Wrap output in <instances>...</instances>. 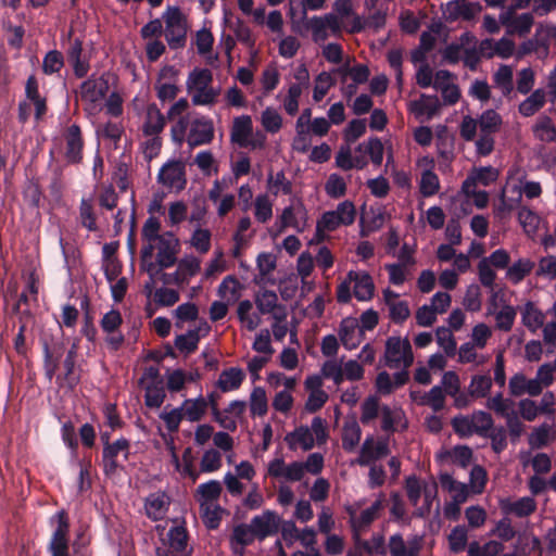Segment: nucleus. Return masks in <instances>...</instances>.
<instances>
[{"label":"nucleus","mask_w":556,"mask_h":556,"mask_svg":"<svg viewBox=\"0 0 556 556\" xmlns=\"http://www.w3.org/2000/svg\"><path fill=\"white\" fill-rule=\"evenodd\" d=\"M503 124L501 115L494 110L484 111L479 119L466 115L459 125V135L465 141H473L479 129L480 134L494 136Z\"/></svg>","instance_id":"nucleus-1"},{"label":"nucleus","mask_w":556,"mask_h":556,"mask_svg":"<svg viewBox=\"0 0 556 556\" xmlns=\"http://www.w3.org/2000/svg\"><path fill=\"white\" fill-rule=\"evenodd\" d=\"M53 528L47 549L51 556H71L70 554V516L65 509L56 511L49 518Z\"/></svg>","instance_id":"nucleus-2"},{"label":"nucleus","mask_w":556,"mask_h":556,"mask_svg":"<svg viewBox=\"0 0 556 556\" xmlns=\"http://www.w3.org/2000/svg\"><path fill=\"white\" fill-rule=\"evenodd\" d=\"M386 365L389 368H399L402 364L408 368L414 362L410 342L399 337H390L386 342Z\"/></svg>","instance_id":"nucleus-3"},{"label":"nucleus","mask_w":556,"mask_h":556,"mask_svg":"<svg viewBox=\"0 0 556 556\" xmlns=\"http://www.w3.org/2000/svg\"><path fill=\"white\" fill-rule=\"evenodd\" d=\"M118 455H122L124 460H128L129 458L130 441L125 437L118 438L113 441L112 444H108V446L102 448L101 467L105 477L110 478L115 476L121 468L117 462Z\"/></svg>","instance_id":"nucleus-4"},{"label":"nucleus","mask_w":556,"mask_h":556,"mask_svg":"<svg viewBox=\"0 0 556 556\" xmlns=\"http://www.w3.org/2000/svg\"><path fill=\"white\" fill-rule=\"evenodd\" d=\"M42 346V368L45 377L49 382L52 381L61 366V358L65 353V344L62 340H50L46 337L40 339Z\"/></svg>","instance_id":"nucleus-5"},{"label":"nucleus","mask_w":556,"mask_h":556,"mask_svg":"<svg viewBox=\"0 0 556 556\" xmlns=\"http://www.w3.org/2000/svg\"><path fill=\"white\" fill-rule=\"evenodd\" d=\"M77 344L73 343L67 350L62 363V372H56L55 380L59 387L73 391L80 382V368L76 366Z\"/></svg>","instance_id":"nucleus-6"},{"label":"nucleus","mask_w":556,"mask_h":556,"mask_svg":"<svg viewBox=\"0 0 556 556\" xmlns=\"http://www.w3.org/2000/svg\"><path fill=\"white\" fill-rule=\"evenodd\" d=\"M486 482V472L479 465L472 466L469 476V483H456L454 481V502L463 503L471 494H480Z\"/></svg>","instance_id":"nucleus-7"},{"label":"nucleus","mask_w":556,"mask_h":556,"mask_svg":"<svg viewBox=\"0 0 556 556\" xmlns=\"http://www.w3.org/2000/svg\"><path fill=\"white\" fill-rule=\"evenodd\" d=\"M250 525L256 539L263 541L279 532L281 517L276 511L267 509L263 514L254 516Z\"/></svg>","instance_id":"nucleus-8"},{"label":"nucleus","mask_w":556,"mask_h":556,"mask_svg":"<svg viewBox=\"0 0 556 556\" xmlns=\"http://www.w3.org/2000/svg\"><path fill=\"white\" fill-rule=\"evenodd\" d=\"M214 139V124L208 117L202 116L195 118L190 124L187 143L190 149L199 146L208 144Z\"/></svg>","instance_id":"nucleus-9"},{"label":"nucleus","mask_w":556,"mask_h":556,"mask_svg":"<svg viewBox=\"0 0 556 556\" xmlns=\"http://www.w3.org/2000/svg\"><path fill=\"white\" fill-rule=\"evenodd\" d=\"M65 159L70 164H79L83 161L84 138L77 124L68 126L64 134Z\"/></svg>","instance_id":"nucleus-10"},{"label":"nucleus","mask_w":556,"mask_h":556,"mask_svg":"<svg viewBox=\"0 0 556 556\" xmlns=\"http://www.w3.org/2000/svg\"><path fill=\"white\" fill-rule=\"evenodd\" d=\"M109 79L106 74L100 77L90 76L80 85V97L84 101L97 103L104 99L109 92Z\"/></svg>","instance_id":"nucleus-11"},{"label":"nucleus","mask_w":556,"mask_h":556,"mask_svg":"<svg viewBox=\"0 0 556 556\" xmlns=\"http://www.w3.org/2000/svg\"><path fill=\"white\" fill-rule=\"evenodd\" d=\"M306 218L307 212L302 202H299L295 206L289 205L285 207L280 215V224L276 235L281 233L288 227L302 232L305 228Z\"/></svg>","instance_id":"nucleus-12"},{"label":"nucleus","mask_w":556,"mask_h":556,"mask_svg":"<svg viewBox=\"0 0 556 556\" xmlns=\"http://www.w3.org/2000/svg\"><path fill=\"white\" fill-rule=\"evenodd\" d=\"M253 126L252 119L249 115H241L233 119L230 139L242 148L251 146L253 149L262 147L261 142L250 141L249 137L252 135Z\"/></svg>","instance_id":"nucleus-13"},{"label":"nucleus","mask_w":556,"mask_h":556,"mask_svg":"<svg viewBox=\"0 0 556 556\" xmlns=\"http://www.w3.org/2000/svg\"><path fill=\"white\" fill-rule=\"evenodd\" d=\"M442 381L444 390L439 386H434L428 393L422 395L420 401L422 405L431 407L435 413L440 412L444 407V392L452 395V370L444 372Z\"/></svg>","instance_id":"nucleus-14"},{"label":"nucleus","mask_w":556,"mask_h":556,"mask_svg":"<svg viewBox=\"0 0 556 556\" xmlns=\"http://www.w3.org/2000/svg\"><path fill=\"white\" fill-rule=\"evenodd\" d=\"M83 52V40L79 38L72 40L66 51V56L76 78L86 77L90 70L89 60L84 56Z\"/></svg>","instance_id":"nucleus-15"},{"label":"nucleus","mask_w":556,"mask_h":556,"mask_svg":"<svg viewBox=\"0 0 556 556\" xmlns=\"http://www.w3.org/2000/svg\"><path fill=\"white\" fill-rule=\"evenodd\" d=\"M498 176V169L492 166L473 168L466 180L463 182L462 191L473 192V188H477V184L489 186L490 184L496 181Z\"/></svg>","instance_id":"nucleus-16"},{"label":"nucleus","mask_w":556,"mask_h":556,"mask_svg":"<svg viewBox=\"0 0 556 556\" xmlns=\"http://www.w3.org/2000/svg\"><path fill=\"white\" fill-rule=\"evenodd\" d=\"M364 332L359 328V325L356 319L354 318H344L339 328V338L342 343V345L346 350H354L356 349L363 337Z\"/></svg>","instance_id":"nucleus-17"},{"label":"nucleus","mask_w":556,"mask_h":556,"mask_svg":"<svg viewBox=\"0 0 556 556\" xmlns=\"http://www.w3.org/2000/svg\"><path fill=\"white\" fill-rule=\"evenodd\" d=\"M508 388L509 393L516 397L523 394L538 396L542 393L539 382L534 378L528 379L522 372H517L510 377Z\"/></svg>","instance_id":"nucleus-18"},{"label":"nucleus","mask_w":556,"mask_h":556,"mask_svg":"<svg viewBox=\"0 0 556 556\" xmlns=\"http://www.w3.org/2000/svg\"><path fill=\"white\" fill-rule=\"evenodd\" d=\"M350 281L354 282V296L358 301H368L374 296L375 286L371 276L366 273L351 270L348 274Z\"/></svg>","instance_id":"nucleus-19"},{"label":"nucleus","mask_w":556,"mask_h":556,"mask_svg":"<svg viewBox=\"0 0 556 556\" xmlns=\"http://www.w3.org/2000/svg\"><path fill=\"white\" fill-rule=\"evenodd\" d=\"M169 506V498L165 493H152L146 498L144 509L147 516L153 521L162 520Z\"/></svg>","instance_id":"nucleus-20"},{"label":"nucleus","mask_w":556,"mask_h":556,"mask_svg":"<svg viewBox=\"0 0 556 556\" xmlns=\"http://www.w3.org/2000/svg\"><path fill=\"white\" fill-rule=\"evenodd\" d=\"M546 91L543 88H538L519 103L518 112L525 117L535 115L546 104Z\"/></svg>","instance_id":"nucleus-21"},{"label":"nucleus","mask_w":556,"mask_h":556,"mask_svg":"<svg viewBox=\"0 0 556 556\" xmlns=\"http://www.w3.org/2000/svg\"><path fill=\"white\" fill-rule=\"evenodd\" d=\"M409 108L417 117L427 115L430 119L439 112L441 102L437 94L428 96L422 93L420 99L410 102Z\"/></svg>","instance_id":"nucleus-22"},{"label":"nucleus","mask_w":556,"mask_h":556,"mask_svg":"<svg viewBox=\"0 0 556 556\" xmlns=\"http://www.w3.org/2000/svg\"><path fill=\"white\" fill-rule=\"evenodd\" d=\"M166 118L156 104L152 103L147 108V116L142 127L144 136H157L163 131Z\"/></svg>","instance_id":"nucleus-23"},{"label":"nucleus","mask_w":556,"mask_h":556,"mask_svg":"<svg viewBox=\"0 0 556 556\" xmlns=\"http://www.w3.org/2000/svg\"><path fill=\"white\" fill-rule=\"evenodd\" d=\"M244 379H245V374L241 368L230 367V368L224 369L220 372L219 378L216 382V387L222 392H229V391L238 390L241 387Z\"/></svg>","instance_id":"nucleus-24"},{"label":"nucleus","mask_w":556,"mask_h":556,"mask_svg":"<svg viewBox=\"0 0 556 556\" xmlns=\"http://www.w3.org/2000/svg\"><path fill=\"white\" fill-rule=\"evenodd\" d=\"M79 220L80 225L88 231L94 232L98 230L93 194H90L88 198H81L79 203Z\"/></svg>","instance_id":"nucleus-25"},{"label":"nucleus","mask_w":556,"mask_h":556,"mask_svg":"<svg viewBox=\"0 0 556 556\" xmlns=\"http://www.w3.org/2000/svg\"><path fill=\"white\" fill-rule=\"evenodd\" d=\"M532 132L535 139L541 142H556V126L547 115H540L536 118L532 126Z\"/></svg>","instance_id":"nucleus-26"},{"label":"nucleus","mask_w":556,"mask_h":556,"mask_svg":"<svg viewBox=\"0 0 556 556\" xmlns=\"http://www.w3.org/2000/svg\"><path fill=\"white\" fill-rule=\"evenodd\" d=\"M523 326L531 332H536L544 326L545 315L533 302H527L521 311Z\"/></svg>","instance_id":"nucleus-27"},{"label":"nucleus","mask_w":556,"mask_h":556,"mask_svg":"<svg viewBox=\"0 0 556 556\" xmlns=\"http://www.w3.org/2000/svg\"><path fill=\"white\" fill-rule=\"evenodd\" d=\"M346 513L350 517V526L354 538H358L362 531L366 530L376 519H378L369 507L364 509L359 516H356V510L352 506L346 507Z\"/></svg>","instance_id":"nucleus-28"},{"label":"nucleus","mask_w":556,"mask_h":556,"mask_svg":"<svg viewBox=\"0 0 556 556\" xmlns=\"http://www.w3.org/2000/svg\"><path fill=\"white\" fill-rule=\"evenodd\" d=\"M502 509L506 514H515L517 517H528L536 509V503L532 497H521L516 502L503 501Z\"/></svg>","instance_id":"nucleus-29"},{"label":"nucleus","mask_w":556,"mask_h":556,"mask_svg":"<svg viewBox=\"0 0 556 556\" xmlns=\"http://www.w3.org/2000/svg\"><path fill=\"white\" fill-rule=\"evenodd\" d=\"M535 268V263L530 258H519L506 270V278L514 285L521 282Z\"/></svg>","instance_id":"nucleus-30"},{"label":"nucleus","mask_w":556,"mask_h":556,"mask_svg":"<svg viewBox=\"0 0 556 556\" xmlns=\"http://www.w3.org/2000/svg\"><path fill=\"white\" fill-rule=\"evenodd\" d=\"M184 166L179 162H169L165 164L157 176L159 182L166 187H174L180 180L186 181L185 178Z\"/></svg>","instance_id":"nucleus-31"},{"label":"nucleus","mask_w":556,"mask_h":556,"mask_svg":"<svg viewBox=\"0 0 556 556\" xmlns=\"http://www.w3.org/2000/svg\"><path fill=\"white\" fill-rule=\"evenodd\" d=\"M207 408V402L203 396L197 399H187L182 402L180 409L184 418L194 422L202 419Z\"/></svg>","instance_id":"nucleus-32"},{"label":"nucleus","mask_w":556,"mask_h":556,"mask_svg":"<svg viewBox=\"0 0 556 556\" xmlns=\"http://www.w3.org/2000/svg\"><path fill=\"white\" fill-rule=\"evenodd\" d=\"M286 441L291 450L295 448V444H299L304 451H309L315 445L313 433L307 426L295 428L294 431L286 435Z\"/></svg>","instance_id":"nucleus-33"},{"label":"nucleus","mask_w":556,"mask_h":556,"mask_svg":"<svg viewBox=\"0 0 556 556\" xmlns=\"http://www.w3.org/2000/svg\"><path fill=\"white\" fill-rule=\"evenodd\" d=\"M371 216L368 213L362 214L359 219L361 237H368L369 233L379 230L384 224V214L380 210L375 211L370 208Z\"/></svg>","instance_id":"nucleus-34"},{"label":"nucleus","mask_w":556,"mask_h":556,"mask_svg":"<svg viewBox=\"0 0 556 556\" xmlns=\"http://www.w3.org/2000/svg\"><path fill=\"white\" fill-rule=\"evenodd\" d=\"M179 247H174L170 243L162 239V242H157L156 260L160 269H165L174 266L177 263V254Z\"/></svg>","instance_id":"nucleus-35"},{"label":"nucleus","mask_w":556,"mask_h":556,"mask_svg":"<svg viewBox=\"0 0 556 556\" xmlns=\"http://www.w3.org/2000/svg\"><path fill=\"white\" fill-rule=\"evenodd\" d=\"M250 412L252 417H263L268 412V400L263 387H254L250 394Z\"/></svg>","instance_id":"nucleus-36"},{"label":"nucleus","mask_w":556,"mask_h":556,"mask_svg":"<svg viewBox=\"0 0 556 556\" xmlns=\"http://www.w3.org/2000/svg\"><path fill=\"white\" fill-rule=\"evenodd\" d=\"M432 86L437 91H441L444 104H452V74L448 71H438Z\"/></svg>","instance_id":"nucleus-37"},{"label":"nucleus","mask_w":556,"mask_h":556,"mask_svg":"<svg viewBox=\"0 0 556 556\" xmlns=\"http://www.w3.org/2000/svg\"><path fill=\"white\" fill-rule=\"evenodd\" d=\"M494 85L503 96H509L514 90L513 68L508 65H501L493 76Z\"/></svg>","instance_id":"nucleus-38"},{"label":"nucleus","mask_w":556,"mask_h":556,"mask_svg":"<svg viewBox=\"0 0 556 556\" xmlns=\"http://www.w3.org/2000/svg\"><path fill=\"white\" fill-rule=\"evenodd\" d=\"M255 539L256 536L254 535V531L251 525L239 523L232 529L230 543L232 546L235 544L240 545V547L243 549L244 547L251 545Z\"/></svg>","instance_id":"nucleus-39"},{"label":"nucleus","mask_w":556,"mask_h":556,"mask_svg":"<svg viewBox=\"0 0 556 556\" xmlns=\"http://www.w3.org/2000/svg\"><path fill=\"white\" fill-rule=\"evenodd\" d=\"M213 81V74L207 68H194L189 73L187 79L188 91L203 89L208 87Z\"/></svg>","instance_id":"nucleus-40"},{"label":"nucleus","mask_w":556,"mask_h":556,"mask_svg":"<svg viewBox=\"0 0 556 556\" xmlns=\"http://www.w3.org/2000/svg\"><path fill=\"white\" fill-rule=\"evenodd\" d=\"M169 549L182 554L188 545V532L185 527H172L167 532Z\"/></svg>","instance_id":"nucleus-41"},{"label":"nucleus","mask_w":556,"mask_h":556,"mask_svg":"<svg viewBox=\"0 0 556 556\" xmlns=\"http://www.w3.org/2000/svg\"><path fill=\"white\" fill-rule=\"evenodd\" d=\"M65 64L64 55L59 50L48 51L42 59V72L46 75L59 74Z\"/></svg>","instance_id":"nucleus-42"},{"label":"nucleus","mask_w":556,"mask_h":556,"mask_svg":"<svg viewBox=\"0 0 556 556\" xmlns=\"http://www.w3.org/2000/svg\"><path fill=\"white\" fill-rule=\"evenodd\" d=\"M482 11V5L479 2H468L466 0H454V20L463 18L471 21Z\"/></svg>","instance_id":"nucleus-43"},{"label":"nucleus","mask_w":556,"mask_h":556,"mask_svg":"<svg viewBox=\"0 0 556 556\" xmlns=\"http://www.w3.org/2000/svg\"><path fill=\"white\" fill-rule=\"evenodd\" d=\"M359 152H365L370 156L374 165L380 166L383 160V144L378 137H371L365 143L358 144L356 148Z\"/></svg>","instance_id":"nucleus-44"},{"label":"nucleus","mask_w":556,"mask_h":556,"mask_svg":"<svg viewBox=\"0 0 556 556\" xmlns=\"http://www.w3.org/2000/svg\"><path fill=\"white\" fill-rule=\"evenodd\" d=\"M176 317L175 327L182 329L185 321H194L199 317V308L192 302L182 303L174 311Z\"/></svg>","instance_id":"nucleus-45"},{"label":"nucleus","mask_w":556,"mask_h":556,"mask_svg":"<svg viewBox=\"0 0 556 556\" xmlns=\"http://www.w3.org/2000/svg\"><path fill=\"white\" fill-rule=\"evenodd\" d=\"M354 540L358 547L363 548L370 555L386 556L388 553L384 536L382 534H374L370 542L361 540L359 536L354 538Z\"/></svg>","instance_id":"nucleus-46"},{"label":"nucleus","mask_w":556,"mask_h":556,"mask_svg":"<svg viewBox=\"0 0 556 556\" xmlns=\"http://www.w3.org/2000/svg\"><path fill=\"white\" fill-rule=\"evenodd\" d=\"M362 431L359 426L353 421L345 424L342 430V447L346 452H352L359 443Z\"/></svg>","instance_id":"nucleus-47"},{"label":"nucleus","mask_w":556,"mask_h":556,"mask_svg":"<svg viewBox=\"0 0 556 556\" xmlns=\"http://www.w3.org/2000/svg\"><path fill=\"white\" fill-rule=\"evenodd\" d=\"M470 416V422L472 426V434L477 433L481 437L486 435V432L490 431L493 427V418L492 416L483 410L475 412Z\"/></svg>","instance_id":"nucleus-48"},{"label":"nucleus","mask_w":556,"mask_h":556,"mask_svg":"<svg viewBox=\"0 0 556 556\" xmlns=\"http://www.w3.org/2000/svg\"><path fill=\"white\" fill-rule=\"evenodd\" d=\"M493 315L495 316L496 328L507 332L510 331L514 326L517 312L511 305H504Z\"/></svg>","instance_id":"nucleus-49"},{"label":"nucleus","mask_w":556,"mask_h":556,"mask_svg":"<svg viewBox=\"0 0 556 556\" xmlns=\"http://www.w3.org/2000/svg\"><path fill=\"white\" fill-rule=\"evenodd\" d=\"M336 85V80L331 73L321 72L316 77V86L313 90V99L315 102H319L327 94L328 90Z\"/></svg>","instance_id":"nucleus-50"},{"label":"nucleus","mask_w":556,"mask_h":556,"mask_svg":"<svg viewBox=\"0 0 556 556\" xmlns=\"http://www.w3.org/2000/svg\"><path fill=\"white\" fill-rule=\"evenodd\" d=\"M268 186L270 192L275 195H277L279 191L286 195L292 193V184L286 178L283 170L276 173L275 176L270 173L268 176Z\"/></svg>","instance_id":"nucleus-51"},{"label":"nucleus","mask_w":556,"mask_h":556,"mask_svg":"<svg viewBox=\"0 0 556 556\" xmlns=\"http://www.w3.org/2000/svg\"><path fill=\"white\" fill-rule=\"evenodd\" d=\"M175 348L184 353L190 355L198 350L199 341L195 333H191L189 330L184 334H178L174 341Z\"/></svg>","instance_id":"nucleus-52"},{"label":"nucleus","mask_w":556,"mask_h":556,"mask_svg":"<svg viewBox=\"0 0 556 556\" xmlns=\"http://www.w3.org/2000/svg\"><path fill=\"white\" fill-rule=\"evenodd\" d=\"M549 439L551 426L547 424H542L532 430V432L529 434L528 442L532 448H541L548 444Z\"/></svg>","instance_id":"nucleus-53"},{"label":"nucleus","mask_w":556,"mask_h":556,"mask_svg":"<svg viewBox=\"0 0 556 556\" xmlns=\"http://www.w3.org/2000/svg\"><path fill=\"white\" fill-rule=\"evenodd\" d=\"M518 220L528 235L536 232L540 225V217L528 207H521L518 212Z\"/></svg>","instance_id":"nucleus-54"},{"label":"nucleus","mask_w":556,"mask_h":556,"mask_svg":"<svg viewBox=\"0 0 556 556\" xmlns=\"http://www.w3.org/2000/svg\"><path fill=\"white\" fill-rule=\"evenodd\" d=\"M462 304L469 312H478L481 309V289L478 285H470L467 288Z\"/></svg>","instance_id":"nucleus-55"},{"label":"nucleus","mask_w":556,"mask_h":556,"mask_svg":"<svg viewBox=\"0 0 556 556\" xmlns=\"http://www.w3.org/2000/svg\"><path fill=\"white\" fill-rule=\"evenodd\" d=\"M381 410L379 399L376 395H369L362 404L361 421L364 425L376 419Z\"/></svg>","instance_id":"nucleus-56"},{"label":"nucleus","mask_w":556,"mask_h":556,"mask_svg":"<svg viewBox=\"0 0 556 556\" xmlns=\"http://www.w3.org/2000/svg\"><path fill=\"white\" fill-rule=\"evenodd\" d=\"M535 83V73L531 67L522 68L517 74L516 87L521 94H528L532 91Z\"/></svg>","instance_id":"nucleus-57"},{"label":"nucleus","mask_w":556,"mask_h":556,"mask_svg":"<svg viewBox=\"0 0 556 556\" xmlns=\"http://www.w3.org/2000/svg\"><path fill=\"white\" fill-rule=\"evenodd\" d=\"M533 23L534 17L531 13H522L514 20L513 24L507 29V33L526 36L530 33Z\"/></svg>","instance_id":"nucleus-58"},{"label":"nucleus","mask_w":556,"mask_h":556,"mask_svg":"<svg viewBox=\"0 0 556 556\" xmlns=\"http://www.w3.org/2000/svg\"><path fill=\"white\" fill-rule=\"evenodd\" d=\"M484 437L491 440V447L496 454L502 453L507 447V430L502 426L492 427Z\"/></svg>","instance_id":"nucleus-59"},{"label":"nucleus","mask_w":556,"mask_h":556,"mask_svg":"<svg viewBox=\"0 0 556 556\" xmlns=\"http://www.w3.org/2000/svg\"><path fill=\"white\" fill-rule=\"evenodd\" d=\"M326 193L332 199H339L346 193V184L338 174H331L325 185Z\"/></svg>","instance_id":"nucleus-60"},{"label":"nucleus","mask_w":556,"mask_h":556,"mask_svg":"<svg viewBox=\"0 0 556 556\" xmlns=\"http://www.w3.org/2000/svg\"><path fill=\"white\" fill-rule=\"evenodd\" d=\"M202 519L208 529H217L220 525V507L202 503L200 506Z\"/></svg>","instance_id":"nucleus-61"},{"label":"nucleus","mask_w":556,"mask_h":556,"mask_svg":"<svg viewBox=\"0 0 556 556\" xmlns=\"http://www.w3.org/2000/svg\"><path fill=\"white\" fill-rule=\"evenodd\" d=\"M339 220L343 226H351L355 222L356 208L352 201L345 200L338 204L337 208L333 210Z\"/></svg>","instance_id":"nucleus-62"},{"label":"nucleus","mask_w":556,"mask_h":556,"mask_svg":"<svg viewBox=\"0 0 556 556\" xmlns=\"http://www.w3.org/2000/svg\"><path fill=\"white\" fill-rule=\"evenodd\" d=\"M165 39L170 49H181L186 45L187 40V28L186 27H173L165 28Z\"/></svg>","instance_id":"nucleus-63"},{"label":"nucleus","mask_w":556,"mask_h":556,"mask_svg":"<svg viewBox=\"0 0 556 556\" xmlns=\"http://www.w3.org/2000/svg\"><path fill=\"white\" fill-rule=\"evenodd\" d=\"M536 277H544L548 279L556 278V256L547 255L539 260L538 267L535 270Z\"/></svg>","instance_id":"nucleus-64"}]
</instances>
